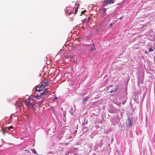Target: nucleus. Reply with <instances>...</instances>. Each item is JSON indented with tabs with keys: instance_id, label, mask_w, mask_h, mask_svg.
Instances as JSON below:
<instances>
[{
	"instance_id": "obj_12",
	"label": "nucleus",
	"mask_w": 155,
	"mask_h": 155,
	"mask_svg": "<svg viewBox=\"0 0 155 155\" xmlns=\"http://www.w3.org/2000/svg\"><path fill=\"white\" fill-rule=\"evenodd\" d=\"M153 47H152L151 48H150L149 49V51H153Z\"/></svg>"
},
{
	"instance_id": "obj_7",
	"label": "nucleus",
	"mask_w": 155,
	"mask_h": 155,
	"mask_svg": "<svg viewBox=\"0 0 155 155\" xmlns=\"http://www.w3.org/2000/svg\"><path fill=\"white\" fill-rule=\"evenodd\" d=\"M42 85L45 87L49 84V83L47 81L45 80L44 82L42 83Z\"/></svg>"
},
{
	"instance_id": "obj_8",
	"label": "nucleus",
	"mask_w": 155,
	"mask_h": 155,
	"mask_svg": "<svg viewBox=\"0 0 155 155\" xmlns=\"http://www.w3.org/2000/svg\"><path fill=\"white\" fill-rule=\"evenodd\" d=\"M2 131L3 133V134L4 135H5V133L7 132L5 128H2Z\"/></svg>"
},
{
	"instance_id": "obj_17",
	"label": "nucleus",
	"mask_w": 155,
	"mask_h": 155,
	"mask_svg": "<svg viewBox=\"0 0 155 155\" xmlns=\"http://www.w3.org/2000/svg\"><path fill=\"white\" fill-rule=\"evenodd\" d=\"M74 9H73V10H72V12H70V13L72 14V12H74Z\"/></svg>"
},
{
	"instance_id": "obj_13",
	"label": "nucleus",
	"mask_w": 155,
	"mask_h": 155,
	"mask_svg": "<svg viewBox=\"0 0 155 155\" xmlns=\"http://www.w3.org/2000/svg\"><path fill=\"white\" fill-rule=\"evenodd\" d=\"M78 6L77 7V8L74 11V14H76V13H77V12L78 11Z\"/></svg>"
},
{
	"instance_id": "obj_14",
	"label": "nucleus",
	"mask_w": 155,
	"mask_h": 155,
	"mask_svg": "<svg viewBox=\"0 0 155 155\" xmlns=\"http://www.w3.org/2000/svg\"><path fill=\"white\" fill-rule=\"evenodd\" d=\"M86 12V10H85L84 11H83L81 12V14H83L84 13Z\"/></svg>"
},
{
	"instance_id": "obj_6",
	"label": "nucleus",
	"mask_w": 155,
	"mask_h": 155,
	"mask_svg": "<svg viewBox=\"0 0 155 155\" xmlns=\"http://www.w3.org/2000/svg\"><path fill=\"white\" fill-rule=\"evenodd\" d=\"M114 2V0H106L105 2V5H106L107 4H110L113 3Z\"/></svg>"
},
{
	"instance_id": "obj_18",
	"label": "nucleus",
	"mask_w": 155,
	"mask_h": 155,
	"mask_svg": "<svg viewBox=\"0 0 155 155\" xmlns=\"http://www.w3.org/2000/svg\"><path fill=\"white\" fill-rule=\"evenodd\" d=\"M147 52V51H145V53H146Z\"/></svg>"
},
{
	"instance_id": "obj_1",
	"label": "nucleus",
	"mask_w": 155,
	"mask_h": 155,
	"mask_svg": "<svg viewBox=\"0 0 155 155\" xmlns=\"http://www.w3.org/2000/svg\"><path fill=\"white\" fill-rule=\"evenodd\" d=\"M47 94V92L45 90L42 93H41L40 95H37L35 97L36 98L37 100L36 101L37 103H39L38 104V105L39 107L41 106V104L43 103V99L45 97V95Z\"/></svg>"
},
{
	"instance_id": "obj_5",
	"label": "nucleus",
	"mask_w": 155,
	"mask_h": 155,
	"mask_svg": "<svg viewBox=\"0 0 155 155\" xmlns=\"http://www.w3.org/2000/svg\"><path fill=\"white\" fill-rule=\"evenodd\" d=\"M115 88H113L112 90H111L110 92L111 93L113 91H116L118 89L119 87V85H116L114 86Z\"/></svg>"
},
{
	"instance_id": "obj_19",
	"label": "nucleus",
	"mask_w": 155,
	"mask_h": 155,
	"mask_svg": "<svg viewBox=\"0 0 155 155\" xmlns=\"http://www.w3.org/2000/svg\"><path fill=\"white\" fill-rule=\"evenodd\" d=\"M83 28L84 29V27H83Z\"/></svg>"
},
{
	"instance_id": "obj_4",
	"label": "nucleus",
	"mask_w": 155,
	"mask_h": 155,
	"mask_svg": "<svg viewBox=\"0 0 155 155\" xmlns=\"http://www.w3.org/2000/svg\"><path fill=\"white\" fill-rule=\"evenodd\" d=\"M86 45L87 46H91L92 47L91 48L90 50L91 51H92L93 50L95 49V45L94 43H93L91 44V45L88 44V45Z\"/></svg>"
},
{
	"instance_id": "obj_3",
	"label": "nucleus",
	"mask_w": 155,
	"mask_h": 155,
	"mask_svg": "<svg viewBox=\"0 0 155 155\" xmlns=\"http://www.w3.org/2000/svg\"><path fill=\"white\" fill-rule=\"evenodd\" d=\"M45 87L44 86L42 85V84H41L40 86L36 87L35 90L36 91L38 92L42 91Z\"/></svg>"
},
{
	"instance_id": "obj_11",
	"label": "nucleus",
	"mask_w": 155,
	"mask_h": 155,
	"mask_svg": "<svg viewBox=\"0 0 155 155\" xmlns=\"http://www.w3.org/2000/svg\"><path fill=\"white\" fill-rule=\"evenodd\" d=\"M31 150L32 151V152L34 153V154H37V152L35 149H33Z\"/></svg>"
},
{
	"instance_id": "obj_10",
	"label": "nucleus",
	"mask_w": 155,
	"mask_h": 155,
	"mask_svg": "<svg viewBox=\"0 0 155 155\" xmlns=\"http://www.w3.org/2000/svg\"><path fill=\"white\" fill-rule=\"evenodd\" d=\"M103 14H105V15L106 14V9L105 8H103Z\"/></svg>"
},
{
	"instance_id": "obj_16",
	"label": "nucleus",
	"mask_w": 155,
	"mask_h": 155,
	"mask_svg": "<svg viewBox=\"0 0 155 155\" xmlns=\"http://www.w3.org/2000/svg\"><path fill=\"white\" fill-rule=\"evenodd\" d=\"M123 17V16H122V17H120V18H119V19L120 20H121V19H122V18Z\"/></svg>"
},
{
	"instance_id": "obj_15",
	"label": "nucleus",
	"mask_w": 155,
	"mask_h": 155,
	"mask_svg": "<svg viewBox=\"0 0 155 155\" xmlns=\"http://www.w3.org/2000/svg\"><path fill=\"white\" fill-rule=\"evenodd\" d=\"M12 128H13V126L11 125L8 127V129L9 130L10 129H12Z\"/></svg>"
},
{
	"instance_id": "obj_20",
	"label": "nucleus",
	"mask_w": 155,
	"mask_h": 155,
	"mask_svg": "<svg viewBox=\"0 0 155 155\" xmlns=\"http://www.w3.org/2000/svg\"><path fill=\"white\" fill-rule=\"evenodd\" d=\"M28 153H29V151H28Z\"/></svg>"
},
{
	"instance_id": "obj_2",
	"label": "nucleus",
	"mask_w": 155,
	"mask_h": 155,
	"mask_svg": "<svg viewBox=\"0 0 155 155\" xmlns=\"http://www.w3.org/2000/svg\"><path fill=\"white\" fill-rule=\"evenodd\" d=\"M26 102L27 105H30L31 106H34L33 101L32 98H28L26 100Z\"/></svg>"
},
{
	"instance_id": "obj_9",
	"label": "nucleus",
	"mask_w": 155,
	"mask_h": 155,
	"mask_svg": "<svg viewBox=\"0 0 155 155\" xmlns=\"http://www.w3.org/2000/svg\"><path fill=\"white\" fill-rule=\"evenodd\" d=\"M89 99L88 97H86L83 99V101L84 102L86 101Z\"/></svg>"
}]
</instances>
